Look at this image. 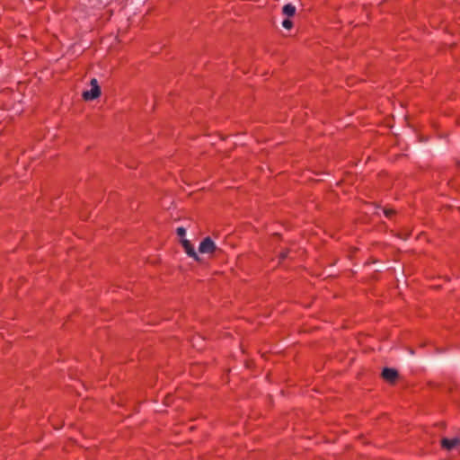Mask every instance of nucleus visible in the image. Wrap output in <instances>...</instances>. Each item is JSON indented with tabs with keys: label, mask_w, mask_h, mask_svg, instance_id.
Here are the masks:
<instances>
[{
	"label": "nucleus",
	"mask_w": 460,
	"mask_h": 460,
	"mask_svg": "<svg viewBox=\"0 0 460 460\" xmlns=\"http://www.w3.org/2000/svg\"><path fill=\"white\" fill-rule=\"evenodd\" d=\"M176 233H177L178 236L183 237L186 234V229L184 227H182V226L178 227L176 229Z\"/></svg>",
	"instance_id": "1a4fd4ad"
},
{
	"label": "nucleus",
	"mask_w": 460,
	"mask_h": 460,
	"mask_svg": "<svg viewBox=\"0 0 460 460\" xmlns=\"http://www.w3.org/2000/svg\"><path fill=\"white\" fill-rule=\"evenodd\" d=\"M200 253L216 254L217 252H221V249L217 248L213 240L208 236L204 238L199 246Z\"/></svg>",
	"instance_id": "f03ea898"
},
{
	"label": "nucleus",
	"mask_w": 460,
	"mask_h": 460,
	"mask_svg": "<svg viewBox=\"0 0 460 460\" xmlns=\"http://www.w3.org/2000/svg\"><path fill=\"white\" fill-rule=\"evenodd\" d=\"M395 213V210L393 208H384V214L387 218H391Z\"/></svg>",
	"instance_id": "6e6552de"
},
{
	"label": "nucleus",
	"mask_w": 460,
	"mask_h": 460,
	"mask_svg": "<svg viewBox=\"0 0 460 460\" xmlns=\"http://www.w3.org/2000/svg\"><path fill=\"white\" fill-rule=\"evenodd\" d=\"M282 26L287 30H290L293 27V22L290 19L286 18L282 22Z\"/></svg>",
	"instance_id": "0eeeda50"
},
{
	"label": "nucleus",
	"mask_w": 460,
	"mask_h": 460,
	"mask_svg": "<svg viewBox=\"0 0 460 460\" xmlns=\"http://www.w3.org/2000/svg\"><path fill=\"white\" fill-rule=\"evenodd\" d=\"M458 445H460L459 438H443L441 439V447L446 450H452L454 447H456Z\"/></svg>",
	"instance_id": "39448f33"
},
{
	"label": "nucleus",
	"mask_w": 460,
	"mask_h": 460,
	"mask_svg": "<svg viewBox=\"0 0 460 460\" xmlns=\"http://www.w3.org/2000/svg\"><path fill=\"white\" fill-rule=\"evenodd\" d=\"M181 244L184 248V251L191 258H193L196 261H199L200 259L199 257V255L197 254L195 249H194V246L192 245V243L189 241V240H186V239H182L181 240Z\"/></svg>",
	"instance_id": "20e7f679"
},
{
	"label": "nucleus",
	"mask_w": 460,
	"mask_h": 460,
	"mask_svg": "<svg viewBox=\"0 0 460 460\" xmlns=\"http://www.w3.org/2000/svg\"><path fill=\"white\" fill-rule=\"evenodd\" d=\"M282 13L288 17H291L296 13V7L291 4H287L283 6Z\"/></svg>",
	"instance_id": "423d86ee"
},
{
	"label": "nucleus",
	"mask_w": 460,
	"mask_h": 460,
	"mask_svg": "<svg viewBox=\"0 0 460 460\" xmlns=\"http://www.w3.org/2000/svg\"><path fill=\"white\" fill-rule=\"evenodd\" d=\"M288 251L281 252L279 254V259L280 260L286 259L288 257Z\"/></svg>",
	"instance_id": "9d476101"
},
{
	"label": "nucleus",
	"mask_w": 460,
	"mask_h": 460,
	"mask_svg": "<svg viewBox=\"0 0 460 460\" xmlns=\"http://www.w3.org/2000/svg\"><path fill=\"white\" fill-rule=\"evenodd\" d=\"M381 376L389 384H395L399 377V373L394 368L385 367L381 373Z\"/></svg>",
	"instance_id": "7ed1b4c3"
},
{
	"label": "nucleus",
	"mask_w": 460,
	"mask_h": 460,
	"mask_svg": "<svg viewBox=\"0 0 460 460\" xmlns=\"http://www.w3.org/2000/svg\"><path fill=\"white\" fill-rule=\"evenodd\" d=\"M91 89L83 92L82 97L84 101H93L100 97L102 91L96 78H93L90 82Z\"/></svg>",
	"instance_id": "f257e3e1"
}]
</instances>
